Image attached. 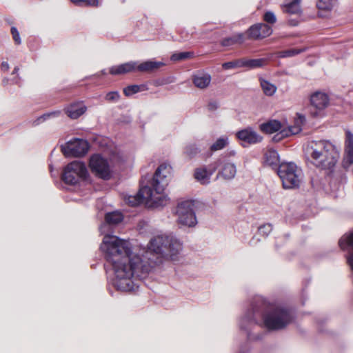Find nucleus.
Instances as JSON below:
<instances>
[{
    "instance_id": "nucleus-1",
    "label": "nucleus",
    "mask_w": 353,
    "mask_h": 353,
    "mask_svg": "<svg viewBox=\"0 0 353 353\" xmlns=\"http://www.w3.org/2000/svg\"><path fill=\"white\" fill-rule=\"evenodd\" d=\"M149 251L143 259L132 256L130 243L117 236H106L101 246L109 261L114 264V274L127 287L147 285L148 274L163 259L176 260L183 248L181 241L172 233L161 234L150 239Z\"/></svg>"
},
{
    "instance_id": "nucleus-2",
    "label": "nucleus",
    "mask_w": 353,
    "mask_h": 353,
    "mask_svg": "<svg viewBox=\"0 0 353 353\" xmlns=\"http://www.w3.org/2000/svg\"><path fill=\"white\" fill-rule=\"evenodd\" d=\"M170 168L166 163L161 164L155 171L150 185H142L136 195L125 196V202L130 206H137L144 201L156 208L166 205L169 198L163 192L168 184V176Z\"/></svg>"
},
{
    "instance_id": "nucleus-3",
    "label": "nucleus",
    "mask_w": 353,
    "mask_h": 353,
    "mask_svg": "<svg viewBox=\"0 0 353 353\" xmlns=\"http://www.w3.org/2000/svg\"><path fill=\"white\" fill-rule=\"evenodd\" d=\"M254 316H261L264 325L268 330H278L285 327L292 321L293 316L290 309L266 299L259 298L253 307Z\"/></svg>"
},
{
    "instance_id": "nucleus-4",
    "label": "nucleus",
    "mask_w": 353,
    "mask_h": 353,
    "mask_svg": "<svg viewBox=\"0 0 353 353\" xmlns=\"http://www.w3.org/2000/svg\"><path fill=\"white\" fill-rule=\"evenodd\" d=\"M310 162L321 169L332 168L339 158L336 148L325 140L312 141L306 148Z\"/></svg>"
},
{
    "instance_id": "nucleus-5",
    "label": "nucleus",
    "mask_w": 353,
    "mask_h": 353,
    "mask_svg": "<svg viewBox=\"0 0 353 353\" xmlns=\"http://www.w3.org/2000/svg\"><path fill=\"white\" fill-rule=\"evenodd\" d=\"M277 174L285 189L299 187L303 176L301 169L292 162L281 163L278 167Z\"/></svg>"
},
{
    "instance_id": "nucleus-6",
    "label": "nucleus",
    "mask_w": 353,
    "mask_h": 353,
    "mask_svg": "<svg viewBox=\"0 0 353 353\" xmlns=\"http://www.w3.org/2000/svg\"><path fill=\"white\" fill-rule=\"evenodd\" d=\"M88 174L85 163L79 161H74L65 167L61 178L65 183L75 185L79 181L85 179Z\"/></svg>"
},
{
    "instance_id": "nucleus-7",
    "label": "nucleus",
    "mask_w": 353,
    "mask_h": 353,
    "mask_svg": "<svg viewBox=\"0 0 353 353\" xmlns=\"http://www.w3.org/2000/svg\"><path fill=\"white\" fill-rule=\"evenodd\" d=\"M178 223L182 225L194 227L197 221L194 212V203L191 201H184L178 203L176 210Z\"/></svg>"
},
{
    "instance_id": "nucleus-8",
    "label": "nucleus",
    "mask_w": 353,
    "mask_h": 353,
    "mask_svg": "<svg viewBox=\"0 0 353 353\" xmlns=\"http://www.w3.org/2000/svg\"><path fill=\"white\" fill-rule=\"evenodd\" d=\"M88 149V141L81 139H74L61 146V151L65 157H81L87 153Z\"/></svg>"
},
{
    "instance_id": "nucleus-9",
    "label": "nucleus",
    "mask_w": 353,
    "mask_h": 353,
    "mask_svg": "<svg viewBox=\"0 0 353 353\" xmlns=\"http://www.w3.org/2000/svg\"><path fill=\"white\" fill-rule=\"evenodd\" d=\"M90 167L98 177L108 180L111 177V171L108 161L99 154L92 155L90 160Z\"/></svg>"
},
{
    "instance_id": "nucleus-10",
    "label": "nucleus",
    "mask_w": 353,
    "mask_h": 353,
    "mask_svg": "<svg viewBox=\"0 0 353 353\" xmlns=\"http://www.w3.org/2000/svg\"><path fill=\"white\" fill-rule=\"evenodd\" d=\"M272 33V29L265 23H256L250 26L246 31L245 39H261L269 37Z\"/></svg>"
},
{
    "instance_id": "nucleus-11",
    "label": "nucleus",
    "mask_w": 353,
    "mask_h": 353,
    "mask_svg": "<svg viewBox=\"0 0 353 353\" xmlns=\"http://www.w3.org/2000/svg\"><path fill=\"white\" fill-rule=\"evenodd\" d=\"M329 103L328 97L325 93L316 92L310 97V114L313 117L319 116V112L323 110Z\"/></svg>"
},
{
    "instance_id": "nucleus-12",
    "label": "nucleus",
    "mask_w": 353,
    "mask_h": 353,
    "mask_svg": "<svg viewBox=\"0 0 353 353\" xmlns=\"http://www.w3.org/2000/svg\"><path fill=\"white\" fill-rule=\"evenodd\" d=\"M217 165H221L217 177H222L225 180H231L236 174V168L234 163L228 161H217Z\"/></svg>"
},
{
    "instance_id": "nucleus-13",
    "label": "nucleus",
    "mask_w": 353,
    "mask_h": 353,
    "mask_svg": "<svg viewBox=\"0 0 353 353\" xmlns=\"http://www.w3.org/2000/svg\"><path fill=\"white\" fill-rule=\"evenodd\" d=\"M340 248L348 252L347 263L353 270V232L343 235L339 241Z\"/></svg>"
},
{
    "instance_id": "nucleus-14",
    "label": "nucleus",
    "mask_w": 353,
    "mask_h": 353,
    "mask_svg": "<svg viewBox=\"0 0 353 353\" xmlns=\"http://www.w3.org/2000/svg\"><path fill=\"white\" fill-rule=\"evenodd\" d=\"M236 137L249 144H255L259 143L262 140V137L252 128H247L239 130L236 133Z\"/></svg>"
},
{
    "instance_id": "nucleus-15",
    "label": "nucleus",
    "mask_w": 353,
    "mask_h": 353,
    "mask_svg": "<svg viewBox=\"0 0 353 353\" xmlns=\"http://www.w3.org/2000/svg\"><path fill=\"white\" fill-rule=\"evenodd\" d=\"M216 168V166L212 169H208L205 166L198 168L194 171V178L201 184L207 185L210 183V178L215 172Z\"/></svg>"
},
{
    "instance_id": "nucleus-16",
    "label": "nucleus",
    "mask_w": 353,
    "mask_h": 353,
    "mask_svg": "<svg viewBox=\"0 0 353 353\" xmlns=\"http://www.w3.org/2000/svg\"><path fill=\"white\" fill-rule=\"evenodd\" d=\"M87 108L82 102H75L70 104L65 108V114L72 119H76L81 116L86 110Z\"/></svg>"
},
{
    "instance_id": "nucleus-17",
    "label": "nucleus",
    "mask_w": 353,
    "mask_h": 353,
    "mask_svg": "<svg viewBox=\"0 0 353 353\" xmlns=\"http://www.w3.org/2000/svg\"><path fill=\"white\" fill-rule=\"evenodd\" d=\"M137 62L130 61L121 65H114L110 68V73L112 75L126 74L136 70Z\"/></svg>"
},
{
    "instance_id": "nucleus-18",
    "label": "nucleus",
    "mask_w": 353,
    "mask_h": 353,
    "mask_svg": "<svg viewBox=\"0 0 353 353\" xmlns=\"http://www.w3.org/2000/svg\"><path fill=\"white\" fill-rule=\"evenodd\" d=\"M106 236L107 235H105L104 236ZM104 238L105 237H103L102 243L101 244L100 249L105 254V257L106 259L107 262L109 263L112 267L110 270H106V272L108 274V279L111 281L112 287H127V285H125L124 283L123 284L121 283H122L121 280L117 279L116 278L114 272V264L112 261H110L108 259L107 256H106V254H107L106 252L103 250V249L101 248V246L103 243V241H104ZM105 269H108L107 265H105Z\"/></svg>"
},
{
    "instance_id": "nucleus-19",
    "label": "nucleus",
    "mask_w": 353,
    "mask_h": 353,
    "mask_svg": "<svg viewBox=\"0 0 353 353\" xmlns=\"http://www.w3.org/2000/svg\"><path fill=\"white\" fill-rule=\"evenodd\" d=\"M106 236L107 235H105L104 236ZM104 238L105 237H103L102 243L101 244L100 249L105 254V257L106 259L107 262L109 263L112 267L110 270H106V272L108 274V279L111 281L112 287H127V285H125L124 283L123 284L121 283H122L121 280L117 279L116 278L114 272V264L112 261H110L108 259L107 256H106V254H107L106 252L103 250V249L101 248V246L103 243V241H104ZM105 269H108L107 265H105Z\"/></svg>"
},
{
    "instance_id": "nucleus-20",
    "label": "nucleus",
    "mask_w": 353,
    "mask_h": 353,
    "mask_svg": "<svg viewBox=\"0 0 353 353\" xmlns=\"http://www.w3.org/2000/svg\"><path fill=\"white\" fill-rule=\"evenodd\" d=\"M164 65L165 63L161 61L148 60L139 64L137 63L136 70L141 72H152Z\"/></svg>"
},
{
    "instance_id": "nucleus-21",
    "label": "nucleus",
    "mask_w": 353,
    "mask_h": 353,
    "mask_svg": "<svg viewBox=\"0 0 353 353\" xmlns=\"http://www.w3.org/2000/svg\"><path fill=\"white\" fill-rule=\"evenodd\" d=\"M264 161L266 165L276 170L281 164L279 156L277 152L273 149H269L265 152L264 154Z\"/></svg>"
},
{
    "instance_id": "nucleus-22",
    "label": "nucleus",
    "mask_w": 353,
    "mask_h": 353,
    "mask_svg": "<svg viewBox=\"0 0 353 353\" xmlns=\"http://www.w3.org/2000/svg\"><path fill=\"white\" fill-rule=\"evenodd\" d=\"M192 81L196 88L204 89L210 85L211 76L207 73H199L194 75Z\"/></svg>"
},
{
    "instance_id": "nucleus-23",
    "label": "nucleus",
    "mask_w": 353,
    "mask_h": 353,
    "mask_svg": "<svg viewBox=\"0 0 353 353\" xmlns=\"http://www.w3.org/2000/svg\"><path fill=\"white\" fill-rule=\"evenodd\" d=\"M345 159L350 163H353V134L350 130L345 132Z\"/></svg>"
},
{
    "instance_id": "nucleus-24",
    "label": "nucleus",
    "mask_w": 353,
    "mask_h": 353,
    "mask_svg": "<svg viewBox=\"0 0 353 353\" xmlns=\"http://www.w3.org/2000/svg\"><path fill=\"white\" fill-rule=\"evenodd\" d=\"M245 34L238 33L231 37L223 39L221 44L224 47H229L236 44H241L245 41Z\"/></svg>"
},
{
    "instance_id": "nucleus-25",
    "label": "nucleus",
    "mask_w": 353,
    "mask_h": 353,
    "mask_svg": "<svg viewBox=\"0 0 353 353\" xmlns=\"http://www.w3.org/2000/svg\"><path fill=\"white\" fill-rule=\"evenodd\" d=\"M260 129L265 133L272 134L281 129V123L276 120H271L262 123L260 125Z\"/></svg>"
},
{
    "instance_id": "nucleus-26",
    "label": "nucleus",
    "mask_w": 353,
    "mask_h": 353,
    "mask_svg": "<svg viewBox=\"0 0 353 353\" xmlns=\"http://www.w3.org/2000/svg\"><path fill=\"white\" fill-rule=\"evenodd\" d=\"M259 81L262 90L266 96L270 97L275 94L277 88L274 84L263 78H260Z\"/></svg>"
},
{
    "instance_id": "nucleus-27",
    "label": "nucleus",
    "mask_w": 353,
    "mask_h": 353,
    "mask_svg": "<svg viewBox=\"0 0 353 353\" xmlns=\"http://www.w3.org/2000/svg\"><path fill=\"white\" fill-rule=\"evenodd\" d=\"M301 130L300 126L296 127H291L288 130H282L279 133L274 135L273 137V140L275 141H279L284 137H289L291 134H296Z\"/></svg>"
},
{
    "instance_id": "nucleus-28",
    "label": "nucleus",
    "mask_w": 353,
    "mask_h": 353,
    "mask_svg": "<svg viewBox=\"0 0 353 353\" xmlns=\"http://www.w3.org/2000/svg\"><path fill=\"white\" fill-rule=\"evenodd\" d=\"M301 0H293L289 3H287L283 10L285 12L290 13V14H299L301 12Z\"/></svg>"
},
{
    "instance_id": "nucleus-29",
    "label": "nucleus",
    "mask_w": 353,
    "mask_h": 353,
    "mask_svg": "<svg viewBox=\"0 0 353 353\" xmlns=\"http://www.w3.org/2000/svg\"><path fill=\"white\" fill-rule=\"evenodd\" d=\"M123 214L117 211L109 212L105 214V221L108 224H117L122 221Z\"/></svg>"
},
{
    "instance_id": "nucleus-30",
    "label": "nucleus",
    "mask_w": 353,
    "mask_h": 353,
    "mask_svg": "<svg viewBox=\"0 0 353 353\" xmlns=\"http://www.w3.org/2000/svg\"><path fill=\"white\" fill-rule=\"evenodd\" d=\"M229 143L228 137L227 136H223L219 138L211 146L210 150L212 152H216L221 150L225 148Z\"/></svg>"
},
{
    "instance_id": "nucleus-31",
    "label": "nucleus",
    "mask_w": 353,
    "mask_h": 353,
    "mask_svg": "<svg viewBox=\"0 0 353 353\" xmlns=\"http://www.w3.org/2000/svg\"><path fill=\"white\" fill-rule=\"evenodd\" d=\"M265 61V59H248L244 58L245 68H261Z\"/></svg>"
},
{
    "instance_id": "nucleus-32",
    "label": "nucleus",
    "mask_w": 353,
    "mask_h": 353,
    "mask_svg": "<svg viewBox=\"0 0 353 353\" xmlns=\"http://www.w3.org/2000/svg\"><path fill=\"white\" fill-rule=\"evenodd\" d=\"M194 57V54L193 52H181L174 53L170 59L173 61H179L185 59H190Z\"/></svg>"
},
{
    "instance_id": "nucleus-33",
    "label": "nucleus",
    "mask_w": 353,
    "mask_h": 353,
    "mask_svg": "<svg viewBox=\"0 0 353 353\" xmlns=\"http://www.w3.org/2000/svg\"><path fill=\"white\" fill-rule=\"evenodd\" d=\"M336 3V0H318L316 7L321 10H331Z\"/></svg>"
},
{
    "instance_id": "nucleus-34",
    "label": "nucleus",
    "mask_w": 353,
    "mask_h": 353,
    "mask_svg": "<svg viewBox=\"0 0 353 353\" xmlns=\"http://www.w3.org/2000/svg\"><path fill=\"white\" fill-rule=\"evenodd\" d=\"M201 152L195 143H189L184 148V153L190 158L197 155Z\"/></svg>"
},
{
    "instance_id": "nucleus-35",
    "label": "nucleus",
    "mask_w": 353,
    "mask_h": 353,
    "mask_svg": "<svg viewBox=\"0 0 353 353\" xmlns=\"http://www.w3.org/2000/svg\"><path fill=\"white\" fill-rule=\"evenodd\" d=\"M303 51L301 49L292 48L278 52L276 54L279 58L292 57L300 54Z\"/></svg>"
},
{
    "instance_id": "nucleus-36",
    "label": "nucleus",
    "mask_w": 353,
    "mask_h": 353,
    "mask_svg": "<svg viewBox=\"0 0 353 353\" xmlns=\"http://www.w3.org/2000/svg\"><path fill=\"white\" fill-rule=\"evenodd\" d=\"M222 67L225 70H229L234 68H243L245 67L244 58L234 60L233 61H228L223 63Z\"/></svg>"
},
{
    "instance_id": "nucleus-37",
    "label": "nucleus",
    "mask_w": 353,
    "mask_h": 353,
    "mask_svg": "<svg viewBox=\"0 0 353 353\" xmlns=\"http://www.w3.org/2000/svg\"><path fill=\"white\" fill-rule=\"evenodd\" d=\"M14 77L11 79L8 77H4L2 79V85L5 88H7L9 85H17L18 86H21V77L19 74L17 76L13 75Z\"/></svg>"
},
{
    "instance_id": "nucleus-38",
    "label": "nucleus",
    "mask_w": 353,
    "mask_h": 353,
    "mask_svg": "<svg viewBox=\"0 0 353 353\" xmlns=\"http://www.w3.org/2000/svg\"><path fill=\"white\" fill-rule=\"evenodd\" d=\"M72 3L76 6H98L100 5L101 0H70Z\"/></svg>"
},
{
    "instance_id": "nucleus-39",
    "label": "nucleus",
    "mask_w": 353,
    "mask_h": 353,
    "mask_svg": "<svg viewBox=\"0 0 353 353\" xmlns=\"http://www.w3.org/2000/svg\"><path fill=\"white\" fill-rule=\"evenodd\" d=\"M141 85H128L123 89V93L126 97H129L132 95L133 94H136L140 92Z\"/></svg>"
},
{
    "instance_id": "nucleus-40",
    "label": "nucleus",
    "mask_w": 353,
    "mask_h": 353,
    "mask_svg": "<svg viewBox=\"0 0 353 353\" xmlns=\"http://www.w3.org/2000/svg\"><path fill=\"white\" fill-rule=\"evenodd\" d=\"M272 230V225L270 223L264 224L258 229L259 234L267 237Z\"/></svg>"
},
{
    "instance_id": "nucleus-41",
    "label": "nucleus",
    "mask_w": 353,
    "mask_h": 353,
    "mask_svg": "<svg viewBox=\"0 0 353 353\" xmlns=\"http://www.w3.org/2000/svg\"><path fill=\"white\" fill-rule=\"evenodd\" d=\"M120 99V94L117 91H111L106 94L105 99L108 102L116 103Z\"/></svg>"
},
{
    "instance_id": "nucleus-42",
    "label": "nucleus",
    "mask_w": 353,
    "mask_h": 353,
    "mask_svg": "<svg viewBox=\"0 0 353 353\" xmlns=\"http://www.w3.org/2000/svg\"><path fill=\"white\" fill-rule=\"evenodd\" d=\"M263 20L268 23L274 24L276 21V17L274 12L268 11L263 15Z\"/></svg>"
},
{
    "instance_id": "nucleus-43",
    "label": "nucleus",
    "mask_w": 353,
    "mask_h": 353,
    "mask_svg": "<svg viewBox=\"0 0 353 353\" xmlns=\"http://www.w3.org/2000/svg\"><path fill=\"white\" fill-rule=\"evenodd\" d=\"M11 34L12 35L13 39L17 44H20L21 41L19 36V33L17 29L15 27L11 28Z\"/></svg>"
},
{
    "instance_id": "nucleus-44",
    "label": "nucleus",
    "mask_w": 353,
    "mask_h": 353,
    "mask_svg": "<svg viewBox=\"0 0 353 353\" xmlns=\"http://www.w3.org/2000/svg\"><path fill=\"white\" fill-rule=\"evenodd\" d=\"M50 119V118L49 117L48 112L45 113L43 115H41V117H38L36 120H34L33 121V125H39Z\"/></svg>"
},
{
    "instance_id": "nucleus-45",
    "label": "nucleus",
    "mask_w": 353,
    "mask_h": 353,
    "mask_svg": "<svg viewBox=\"0 0 353 353\" xmlns=\"http://www.w3.org/2000/svg\"><path fill=\"white\" fill-rule=\"evenodd\" d=\"M139 288H114L115 291L119 294H132L135 290Z\"/></svg>"
},
{
    "instance_id": "nucleus-46",
    "label": "nucleus",
    "mask_w": 353,
    "mask_h": 353,
    "mask_svg": "<svg viewBox=\"0 0 353 353\" xmlns=\"http://www.w3.org/2000/svg\"><path fill=\"white\" fill-rule=\"evenodd\" d=\"M208 108L210 111H214L218 108V104L216 101H210L208 104Z\"/></svg>"
},
{
    "instance_id": "nucleus-47",
    "label": "nucleus",
    "mask_w": 353,
    "mask_h": 353,
    "mask_svg": "<svg viewBox=\"0 0 353 353\" xmlns=\"http://www.w3.org/2000/svg\"><path fill=\"white\" fill-rule=\"evenodd\" d=\"M1 70L2 72H7L8 71L9 68H10V66H9V64L8 62L6 61H3L1 63Z\"/></svg>"
},
{
    "instance_id": "nucleus-48",
    "label": "nucleus",
    "mask_w": 353,
    "mask_h": 353,
    "mask_svg": "<svg viewBox=\"0 0 353 353\" xmlns=\"http://www.w3.org/2000/svg\"><path fill=\"white\" fill-rule=\"evenodd\" d=\"M61 111H60V110L52 111V112H48V114H49V117L50 119L58 117L61 115Z\"/></svg>"
},
{
    "instance_id": "nucleus-49",
    "label": "nucleus",
    "mask_w": 353,
    "mask_h": 353,
    "mask_svg": "<svg viewBox=\"0 0 353 353\" xmlns=\"http://www.w3.org/2000/svg\"><path fill=\"white\" fill-rule=\"evenodd\" d=\"M19 70V67L16 66V67L14 68V70H13V71H12V75L17 76V74H18Z\"/></svg>"
},
{
    "instance_id": "nucleus-50",
    "label": "nucleus",
    "mask_w": 353,
    "mask_h": 353,
    "mask_svg": "<svg viewBox=\"0 0 353 353\" xmlns=\"http://www.w3.org/2000/svg\"><path fill=\"white\" fill-rule=\"evenodd\" d=\"M299 117L300 122H301V123H303L305 121V117H304V116L299 115Z\"/></svg>"
},
{
    "instance_id": "nucleus-51",
    "label": "nucleus",
    "mask_w": 353,
    "mask_h": 353,
    "mask_svg": "<svg viewBox=\"0 0 353 353\" xmlns=\"http://www.w3.org/2000/svg\"><path fill=\"white\" fill-rule=\"evenodd\" d=\"M101 74L102 75H105V74H106V72H105V70H101Z\"/></svg>"
},
{
    "instance_id": "nucleus-52",
    "label": "nucleus",
    "mask_w": 353,
    "mask_h": 353,
    "mask_svg": "<svg viewBox=\"0 0 353 353\" xmlns=\"http://www.w3.org/2000/svg\"><path fill=\"white\" fill-rule=\"evenodd\" d=\"M250 244L253 245V239H252L250 241Z\"/></svg>"
},
{
    "instance_id": "nucleus-53",
    "label": "nucleus",
    "mask_w": 353,
    "mask_h": 353,
    "mask_svg": "<svg viewBox=\"0 0 353 353\" xmlns=\"http://www.w3.org/2000/svg\"><path fill=\"white\" fill-rule=\"evenodd\" d=\"M105 225H102V226L100 228V230H102V228H103V227H105Z\"/></svg>"
},
{
    "instance_id": "nucleus-54",
    "label": "nucleus",
    "mask_w": 353,
    "mask_h": 353,
    "mask_svg": "<svg viewBox=\"0 0 353 353\" xmlns=\"http://www.w3.org/2000/svg\"><path fill=\"white\" fill-rule=\"evenodd\" d=\"M110 294L112 296V293L111 290H110Z\"/></svg>"
}]
</instances>
